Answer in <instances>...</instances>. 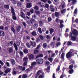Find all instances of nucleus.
<instances>
[{"label":"nucleus","instance_id":"obj_1","mask_svg":"<svg viewBox=\"0 0 78 78\" xmlns=\"http://www.w3.org/2000/svg\"><path fill=\"white\" fill-rule=\"evenodd\" d=\"M11 11L12 14V17L13 20H16V19H17V18H16V16L15 14V12H14V9H13V8H12V7H11Z\"/></svg>","mask_w":78,"mask_h":78},{"label":"nucleus","instance_id":"obj_2","mask_svg":"<svg viewBox=\"0 0 78 78\" xmlns=\"http://www.w3.org/2000/svg\"><path fill=\"white\" fill-rule=\"evenodd\" d=\"M72 34L70 33L69 34V37L71 38V40L73 41H75V40L76 39V37L75 36H73L72 35Z\"/></svg>","mask_w":78,"mask_h":78},{"label":"nucleus","instance_id":"obj_3","mask_svg":"<svg viewBox=\"0 0 78 78\" xmlns=\"http://www.w3.org/2000/svg\"><path fill=\"white\" fill-rule=\"evenodd\" d=\"M23 61L24 62L23 63V66H26L27 65V61H28V58L26 57L24 58L23 59Z\"/></svg>","mask_w":78,"mask_h":78},{"label":"nucleus","instance_id":"obj_4","mask_svg":"<svg viewBox=\"0 0 78 78\" xmlns=\"http://www.w3.org/2000/svg\"><path fill=\"white\" fill-rule=\"evenodd\" d=\"M43 60L42 59H39L36 60V62L37 64H41L43 63Z\"/></svg>","mask_w":78,"mask_h":78},{"label":"nucleus","instance_id":"obj_5","mask_svg":"<svg viewBox=\"0 0 78 78\" xmlns=\"http://www.w3.org/2000/svg\"><path fill=\"white\" fill-rule=\"evenodd\" d=\"M17 69L20 70H22V71H24L25 70V67H22V66H17Z\"/></svg>","mask_w":78,"mask_h":78},{"label":"nucleus","instance_id":"obj_6","mask_svg":"<svg viewBox=\"0 0 78 78\" xmlns=\"http://www.w3.org/2000/svg\"><path fill=\"white\" fill-rule=\"evenodd\" d=\"M11 71V68H6V69L5 70L4 72L5 73L7 74L9 72H10Z\"/></svg>","mask_w":78,"mask_h":78},{"label":"nucleus","instance_id":"obj_7","mask_svg":"<svg viewBox=\"0 0 78 78\" xmlns=\"http://www.w3.org/2000/svg\"><path fill=\"white\" fill-rule=\"evenodd\" d=\"M72 33L73 34V35H74V36H77V35H78V31L75 29H74L73 30Z\"/></svg>","mask_w":78,"mask_h":78},{"label":"nucleus","instance_id":"obj_8","mask_svg":"<svg viewBox=\"0 0 78 78\" xmlns=\"http://www.w3.org/2000/svg\"><path fill=\"white\" fill-rule=\"evenodd\" d=\"M73 55L72 54V53H70L69 52H68L67 54H66V58H71L72 56H73Z\"/></svg>","mask_w":78,"mask_h":78},{"label":"nucleus","instance_id":"obj_9","mask_svg":"<svg viewBox=\"0 0 78 78\" xmlns=\"http://www.w3.org/2000/svg\"><path fill=\"white\" fill-rule=\"evenodd\" d=\"M25 16V15L23 13V12H21L20 13V16L23 19H25L26 17Z\"/></svg>","mask_w":78,"mask_h":78},{"label":"nucleus","instance_id":"obj_10","mask_svg":"<svg viewBox=\"0 0 78 78\" xmlns=\"http://www.w3.org/2000/svg\"><path fill=\"white\" fill-rule=\"evenodd\" d=\"M65 55V54L64 53H62L61 55V58L63 61L64 60V56Z\"/></svg>","mask_w":78,"mask_h":78},{"label":"nucleus","instance_id":"obj_11","mask_svg":"<svg viewBox=\"0 0 78 78\" xmlns=\"http://www.w3.org/2000/svg\"><path fill=\"white\" fill-rule=\"evenodd\" d=\"M31 44L32 47H34L36 46V43L35 42H31Z\"/></svg>","mask_w":78,"mask_h":78},{"label":"nucleus","instance_id":"obj_12","mask_svg":"<svg viewBox=\"0 0 78 78\" xmlns=\"http://www.w3.org/2000/svg\"><path fill=\"white\" fill-rule=\"evenodd\" d=\"M0 36H5V33L2 31H0Z\"/></svg>","mask_w":78,"mask_h":78},{"label":"nucleus","instance_id":"obj_13","mask_svg":"<svg viewBox=\"0 0 78 78\" xmlns=\"http://www.w3.org/2000/svg\"><path fill=\"white\" fill-rule=\"evenodd\" d=\"M21 29V27L20 26H17L16 27V30L18 32H19L20 31V29Z\"/></svg>","mask_w":78,"mask_h":78},{"label":"nucleus","instance_id":"obj_14","mask_svg":"<svg viewBox=\"0 0 78 78\" xmlns=\"http://www.w3.org/2000/svg\"><path fill=\"white\" fill-rule=\"evenodd\" d=\"M42 57H43V54H41L37 55L36 56L37 58H42Z\"/></svg>","mask_w":78,"mask_h":78},{"label":"nucleus","instance_id":"obj_15","mask_svg":"<svg viewBox=\"0 0 78 78\" xmlns=\"http://www.w3.org/2000/svg\"><path fill=\"white\" fill-rule=\"evenodd\" d=\"M62 8H64L66 7V4L64 2H63L62 3Z\"/></svg>","mask_w":78,"mask_h":78},{"label":"nucleus","instance_id":"obj_16","mask_svg":"<svg viewBox=\"0 0 78 78\" xmlns=\"http://www.w3.org/2000/svg\"><path fill=\"white\" fill-rule=\"evenodd\" d=\"M9 53H12L13 51H13V48H10L9 50Z\"/></svg>","mask_w":78,"mask_h":78},{"label":"nucleus","instance_id":"obj_17","mask_svg":"<svg viewBox=\"0 0 78 78\" xmlns=\"http://www.w3.org/2000/svg\"><path fill=\"white\" fill-rule=\"evenodd\" d=\"M29 59H33V58H34V55L32 54H31L29 56Z\"/></svg>","mask_w":78,"mask_h":78},{"label":"nucleus","instance_id":"obj_18","mask_svg":"<svg viewBox=\"0 0 78 78\" xmlns=\"http://www.w3.org/2000/svg\"><path fill=\"white\" fill-rule=\"evenodd\" d=\"M13 45L15 48L16 51H17V50L18 49V48H17V45H16V43H14Z\"/></svg>","mask_w":78,"mask_h":78},{"label":"nucleus","instance_id":"obj_19","mask_svg":"<svg viewBox=\"0 0 78 78\" xmlns=\"http://www.w3.org/2000/svg\"><path fill=\"white\" fill-rule=\"evenodd\" d=\"M73 51H74V50L73 49H71L70 50L69 52L70 53H72V55H74V54H73Z\"/></svg>","mask_w":78,"mask_h":78},{"label":"nucleus","instance_id":"obj_20","mask_svg":"<svg viewBox=\"0 0 78 78\" xmlns=\"http://www.w3.org/2000/svg\"><path fill=\"white\" fill-rule=\"evenodd\" d=\"M66 12V9H64L61 11V14H64Z\"/></svg>","mask_w":78,"mask_h":78},{"label":"nucleus","instance_id":"obj_21","mask_svg":"<svg viewBox=\"0 0 78 78\" xmlns=\"http://www.w3.org/2000/svg\"><path fill=\"white\" fill-rule=\"evenodd\" d=\"M11 62L12 64H13L14 65V64H16V62H15V60H14L13 59H12L11 60Z\"/></svg>","mask_w":78,"mask_h":78},{"label":"nucleus","instance_id":"obj_22","mask_svg":"<svg viewBox=\"0 0 78 78\" xmlns=\"http://www.w3.org/2000/svg\"><path fill=\"white\" fill-rule=\"evenodd\" d=\"M27 7L28 8H31V3H28L27 5Z\"/></svg>","mask_w":78,"mask_h":78},{"label":"nucleus","instance_id":"obj_23","mask_svg":"<svg viewBox=\"0 0 78 78\" xmlns=\"http://www.w3.org/2000/svg\"><path fill=\"white\" fill-rule=\"evenodd\" d=\"M70 69L69 71V73L70 74H72V73H73V69Z\"/></svg>","mask_w":78,"mask_h":78},{"label":"nucleus","instance_id":"obj_24","mask_svg":"<svg viewBox=\"0 0 78 78\" xmlns=\"http://www.w3.org/2000/svg\"><path fill=\"white\" fill-rule=\"evenodd\" d=\"M42 71L41 70H39L38 71L37 73V76H38L39 74L42 73Z\"/></svg>","mask_w":78,"mask_h":78},{"label":"nucleus","instance_id":"obj_25","mask_svg":"<svg viewBox=\"0 0 78 78\" xmlns=\"http://www.w3.org/2000/svg\"><path fill=\"white\" fill-rule=\"evenodd\" d=\"M36 62H33L32 64H31V68H33V66H34L35 65H36Z\"/></svg>","mask_w":78,"mask_h":78},{"label":"nucleus","instance_id":"obj_26","mask_svg":"<svg viewBox=\"0 0 78 78\" xmlns=\"http://www.w3.org/2000/svg\"><path fill=\"white\" fill-rule=\"evenodd\" d=\"M34 54H37V53H39V51L37 49L35 50H34Z\"/></svg>","mask_w":78,"mask_h":78},{"label":"nucleus","instance_id":"obj_27","mask_svg":"<svg viewBox=\"0 0 78 78\" xmlns=\"http://www.w3.org/2000/svg\"><path fill=\"white\" fill-rule=\"evenodd\" d=\"M55 15L56 17H59V14L57 12H55Z\"/></svg>","mask_w":78,"mask_h":78},{"label":"nucleus","instance_id":"obj_28","mask_svg":"<svg viewBox=\"0 0 78 78\" xmlns=\"http://www.w3.org/2000/svg\"><path fill=\"white\" fill-rule=\"evenodd\" d=\"M61 45V43H59L58 42L56 44V46L55 47L56 48L58 47L60 45Z\"/></svg>","mask_w":78,"mask_h":78},{"label":"nucleus","instance_id":"obj_29","mask_svg":"<svg viewBox=\"0 0 78 78\" xmlns=\"http://www.w3.org/2000/svg\"><path fill=\"white\" fill-rule=\"evenodd\" d=\"M73 44V43H72V42L71 41H68L67 44L68 45H69V46L72 45Z\"/></svg>","mask_w":78,"mask_h":78},{"label":"nucleus","instance_id":"obj_30","mask_svg":"<svg viewBox=\"0 0 78 78\" xmlns=\"http://www.w3.org/2000/svg\"><path fill=\"white\" fill-rule=\"evenodd\" d=\"M30 22L31 23H34V22H35L36 21L34 20L33 19V18H32L31 19V20H30Z\"/></svg>","mask_w":78,"mask_h":78},{"label":"nucleus","instance_id":"obj_31","mask_svg":"<svg viewBox=\"0 0 78 78\" xmlns=\"http://www.w3.org/2000/svg\"><path fill=\"white\" fill-rule=\"evenodd\" d=\"M38 31L40 33V34H42V30H41V28L39 27L38 28Z\"/></svg>","mask_w":78,"mask_h":78},{"label":"nucleus","instance_id":"obj_32","mask_svg":"<svg viewBox=\"0 0 78 78\" xmlns=\"http://www.w3.org/2000/svg\"><path fill=\"white\" fill-rule=\"evenodd\" d=\"M50 34H51L53 33V32H54V30L52 29H51L50 30Z\"/></svg>","mask_w":78,"mask_h":78},{"label":"nucleus","instance_id":"obj_33","mask_svg":"<svg viewBox=\"0 0 78 78\" xmlns=\"http://www.w3.org/2000/svg\"><path fill=\"white\" fill-rule=\"evenodd\" d=\"M50 66H48L47 67V69H45V70H46L48 72H50Z\"/></svg>","mask_w":78,"mask_h":78},{"label":"nucleus","instance_id":"obj_34","mask_svg":"<svg viewBox=\"0 0 78 78\" xmlns=\"http://www.w3.org/2000/svg\"><path fill=\"white\" fill-rule=\"evenodd\" d=\"M37 27H38V24H35L33 26V27L34 28H37Z\"/></svg>","mask_w":78,"mask_h":78},{"label":"nucleus","instance_id":"obj_35","mask_svg":"<svg viewBox=\"0 0 78 78\" xmlns=\"http://www.w3.org/2000/svg\"><path fill=\"white\" fill-rule=\"evenodd\" d=\"M26 46L28 48H30L31 47V44L28 43H27Z\"/></svg>","mask_w":78,"mask_h":78},{"label":"nucleus","instance_id":"obj_36","mask_svg":"<svg viewBox=\"0 0 78 78\" xmlns=\"http://www.w3.org/2000/svg\"><path fill=\"white\" fill-rule=\"evenodd\" d=\"M43 47L44 48H47V44L44 43L43 45Z\"/></svg>","mask_w":78,"mask_h":78},{"label":"nucleus","instance_id":"obj_37","mask_svg":"<svg viewBox=\"0 0 78 78\" xmlns=\"http://www.w3.org/2000/svg\"><path fill=\"white\" fill-rule=\"evenodd\" d=\"M23 52L24 53L27 54L28 53V51L27 49H24L23 50Z\"/></svg>","mask_w":78,"mask_h":78},{"label":"nucleus","instance_id":"obj_38","mask_svg":"<svg viewBox=\"0 0 78 78\" xmlns=\"http://www.w3.org/2000/svg\"><path fill=\"white\" fill-rule=\"evenodd\" d=\"M48 59L50 61V62H52V61H53V58L51 57L48 58Z\"/></svg>","mask_w":78,"mask_h":78},{"label":"nucleus","instance_id":"obj_39","mask_svg":"<svg viewBox=\"0 0 78 78\" xmlns=\"http://www.w3.org/2000/svg\"><path fill=\"white\" fill-rule=\"evenodd\" d=\"M32 36H36V32L34 31L32 32Z\"/></svg>","mask_w":78,"mask_h":78},{"label":"nucleus","instance_id":"obj_40","mask_svg":"<svg viewBox=\"0 0 78 78\" xmlns=\"http://www.w3.org/2000/svg\"><path fill=\"white\" fill-rule=\"evenodd\" d=\"M27 75L26 74H23L22 78H27Z\"/></svg>","mask_w":78,"mask_h":78},{"label":"nucleus","instance_id":"obj_41","mask_svg":"<svg viewBox=\"0 0 78 78\" xmlns=\"http://www.w3.org/2000/svg\"><path fill=\"white\" fill-rule=\"evenodd\" d=\"M39 37L41 40H44V37L42 35H39Z\"/></svg>","mask_w":78,"mask_h":78},{"label":"nucleus","instance_id":"obj_42","mask_svg":"<svg viewBox=\"0 0 78 78\" xmlns=\"http://www.w3.org/2000/svg\"><path fill=\"white\" fill-rule=\"evenodd\" d=\"M73 67V65H71L69 66V69H72Z\"/></svg>","mask_w":78,"mask_h":78},{"label":"nucleus","instance_id":"obj_43","mask_svg":"<svg viewBox=\"0 0 78 78\" xmlns=\"http://www.w3.org/2000/svg\"><path fill=\"white\" fill-rule=\"evenodd\" d=\"M46 37L47 39H50L51 38V37L49 35H46Z\"/></svg>","mask_w":78,"mask_h":78},{"label":"nucleus","instance_id":"obj_44","mask_svg":"<svg viewBox=\"0 0 78 78\" xmlns=\"http://www.w3.org/2000/svg\"><path fill=\"white\" fill-rule=\"evenodd\" d=\"M59 70H60V66H58L57 68L56 69V71H59Z\"/></svg>","mask_w":78,"mask_h":78},{"label":"nucleus","instance_id":"obj_45","mask_svg":"<svg viewBox=\"0 0 78 78\" xmlns=\"http://www.w3.org/2000/svg\"><path fill=\"white\" fill-rule=\"evenodd\" d=\"M34 9L36 10H38L39 9V7L37 6H36L34 7Z\"/></svg>","mask_w":78,"mask_h":78},{"label":"nucleus","instance_id":"obj_46","mask_svg":"<svg viewBox=\"0 0 78 78\" xmlns=\"http://www.w3.org/2000/svg\"><path fill=\"white\" fill-rule=\"evenodd\" d=\"M77 12V8H76L75 11H74V14H75L76 16V12Z\"/></svg>","mask_w":78,"mask_h":78},{"label":"nucleus","instance_id":"obj_47","mask_svg":"<svg viewBox=\"0 0 78 78\" xmlns=\"http://www.w3.org/2000/svg\"><path fill=\"white\" fill-rule=\"evenodd\" d=\"M22 5V4L20 2H19L18 3L17 5L18 6H20L21 5Z\"/></svg>","mask_w":78,"mask_h":78},{"label":"nucleus","instance_id":"obj_48","mask_svg":"<svg viewBox=\"0 0 78 78\" xmlns=\"http://www.w3.org/2000/svg\"><path fill=\"white\" fill-rule=\"evenodd\" d=\"M5 8H6L7 9H9V6L8 5H5L4 6Z\"/></svg>","mask_w":78,"mask_h":78},{"label":"nucleus","instance_id":"obj_49","mask_svg":"<svg viewBox=\"0 0 78 78\" xmlns=\"http://www.w3.org/2000/svg\"><path fill=\"white\" fill-rule=\"evenodd\" d=\"M39 78H44V75H40L39 76Z\"/></svg>","mask_w":78,"mask_h":78},{"label":"nucleus","instance_id":"obj_50","mask_svg":"<svg viewBox=\"0 0 78 78\" xmlns=\"http://www.w3.org/2000/svg\"><path fill=\"white\" fill-rule=\"evenodd\" d=\"M34 18L35 19H36V16L35 15H33L32 17V18L33 19V18Z\"/></svg>","mask_w":78,"mask_h":78},{"label":"nucleus","instance_id":"obj_51","mask_svg":"<svg viewBox=\"0 0 78 78\" xmlns=\"http://www.w3.org/2000/svg\"><path fill=\"white\" fill-rule=\"evenodd\" d=\"M45 6L46 8H48L49 7V5L48 4H45Z\"/></svg>","mask_w":78,"mask_h":78},{"label":"nucleus","instance_id":"obj_52","mask_svg":"<svg viewBox=\"0 0 78 78\" xmlns=\"http://www.w3.org/2000/svg\"><path fill=\"white\" fill-rule=\"evenodd\" d=\"M72 1L73 2V5H74V4L75 3H76V0H72Z\"/></svg>","mask_w":78,"mask_h":78},{"label":"nucleus","instance_id":"obj_53","mask_svg":"<svg viewBox=\"0 0 78 78\" xmlns=\"http://www.w3.org/2000/svg\"><path fill=\"white\" fill-rule=\"evenodd\" d=\"M0 64H1V65H2V66H3V65H4V63H3V62H2V60H0Z\"/></svg>","mask_w":78,"mask_h":78},{"label":"nucleus","instance_id":"obj_54","mask_svg":"<svg viewBox=\"0 0 78 78\" xmlns=\"http://www.w3.org/2000/svg\"><path fill=\"white\" fill-rule=\"evenodd\" d=\"M48 22H51V17H49L48 18Z\"/></svg>","mask_w":78,"mask_h":78},{"label":"nucleus","instance_id":"obj_55","mask_svg":"<svg viewBox=\"0 0 78 78\" xmlns=\"http://www.w3.org/2000/svg\"><path fill=\"white\" fill-rule=\"evenodd\" d=\"M55 45V43L54 42H52L51 44V46H53Z\"/></svg>","mask_w":78,"mask_h":78},{"label":"nucleus","instance_id":"obj_56","mask_svg":"<svg viewBox=\"0 0 78 78\" xmlns=\"http://www.w3.org/2000/svg\"><path fill=\"white\" fill-rule=\"evenodd\" d=\"M11 30L12 31L13 33H14L15 32V29L13 27H12L11 28Z\"/></svg>","mask_w":78,"mask_h":78},{"label":"nucleus","instance_id":"obj_57","mask_svg":"<svg viewBox=\"0 0 78 78\" xmlns=\"http://www.w3.org/2000/svg\"><path fill=\"white\" fill-rule=\"evenodd\" d=\"M40 44H39L37 46V47L36 48V50H37V49H39V48H40Z\"/></svg>","mask_w":78,"mask_h":78},{"label":"nucleus","instance_id":"obj_58","mask_svg":"<svg viewBox=\"0 0 78 78\" xmlns=\"http://www.w3.org/2000/svg\"><path fill=\"white\" fill-rule=\"evenodd\" d=\"M11 1H13L12 2V3L13 4V5H15L16 3V1H14V0H11Z\"/></svg>","mask_w":78,"mask_h":78},{"label":"nucleus","instance_id":"obj_59","mask_svg":"<svg viewBox=\"0 0 78 78\" xmlns=\"http://www.w3.org/2000/svg\"><path fill=\"white\" fill-rule=\"evenodd\" d=\"M56 22H57V23H59V22H60V20H59V19L57 18L56 19Z\"/></svg>","mask_w":78,"mask_h":78},{"label":"nucleus","instance_id":"obj_60","mask_svg":"<svg viewBox=\"0 0 78 78\" xmlns=\"http://www.w3.org/2000/svg\"><path fill=\"white\" fill-rule=\"evenodd\" d=\"M20 55H23V53L22 51H20Z\"/></svg>","mask_w":78,"mask_h":78},{"label":"nucleus","instance_id":"obj_61","mask_svg":"<svg viewBox=\"0 0 78 78\" xmlns=\"http://www.w3.org/2000/svg\"><path fill=\"white\" fill-rule=\"evenodd\" d=\"M41 2H44V3H47V0H41Z\"/></svg>","mask_w":78,"mask_h":78},{"label":"nucleus","instance_id":"obj_62","mask_svg":"<svg viewBox=\"0 0 78 78\" xmlns=\"http://www.w3.org/2000/svg\"><path fill=\"white\" fill-rule=\"evenodd\" d=\"M55 56H56V55H55V53H53L51 55V57H55Z\"/></svg>","mask_w":78,"mask_h":78},{"label":"nucleus","instance_id":"obj_63","mask_svg":"<svg viewBox=\"0 0 78 78\" xmlns=\"http://www.w3.org/2000/svg\"><path fill=\"white\" fill-rule=\"evenodd\" d=\"M71 63H72L73 64H74L75 63V61H74V60L71 59Z\"/></svg>","mask_w":78,"mask_h":78},{"label":"nucleus","instance_id":"obj_64","mask_svg":"<svg viewBox=\"0 0 78 78\" xmlns=\"http://www.w3.org/2000/svg\"><path fill=\"white\" fill-rule=\"evenodd\" d=\"M22 23H23V25H24V27H26V23H25V22H22Z\"/></svg>","mask_w":78,"mask_h":78}]
</instances>
